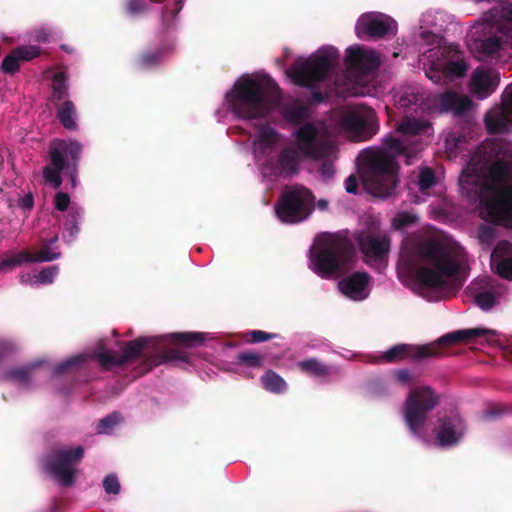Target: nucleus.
<instances>
[{
  "mask_svg": "<svg viewBox=\"0 0 512 512\" xmlns=\"http://www.w3.org/2000/svg\"><path fill=\"white\" fill-rule=\"evenodd\" d=\"M435 184V173L431 168L422 169L418 176V186L421 191L431 188Z\"/></svg>",
  "mask_w": 512,
  "mask_h": 512,
  "instance_id": "obj_44",
  "label": "nucleus"
},
{
  "mask_svg": "<svg viewBox=\"0 0 512 512\" xmlns=\"http://www.w3.org/2000/svg\"><path fill=\"white\" fill-rule=\"evenodd\" d=\"M120 421V415L118 413H113L101 419L96 427V430L100 434H109L120 423Z\"/></svg>",
  "mask_w": 512,
  "mask_h": 512,
  "instance_id": "obj_39",
  "label": "nucleus"
},
{
  "mask_svg": "<svg viewBox=\"0 0 512 512\" xmlns=\"http://www.w3.org/2000/svg\"><path fill=\"white\" fill-rule=\"evenodd\" d=\"M85 359V354H78L71 356L64 361H62L60 364H58L55 368L53 373L55 375H59L62 373H65L67 371H70L74 367H76L79 363L83 362Z\"/></svg>",
  "mask_w": 512,
  "mask_h": 512,
  "instance_id": "obj_40",
  "label": "nucleus"
},
{
  "mask_svg": "<svg viewBox=\"0 0 512 512\" xmlns=\"http://www.w3.org/2000/svg\"><path fill=\"white\" fill-rule=\"evenodd\" d=\"M312 100L317 103H321L325 100V96L321 91L312 92Z\"/></svg>",
  "mask_w": 512,
  "mask_h": 512,
  "instance_id": "obj_63",
  "label": "nucleus"
},
{
  "mask_svg": "<svg viewBox=\"0 0 512 512\" xmlns=\"http://www.w3.org/2000/svg\"><path fill=\"white\" fill-rule=\"evenodd\" d=\"M297 149L307 159L319 160L326 156L324 143L319 139L317 127L307 122L301 125L294 134Z\"/></svg>",
  "mask_w": 512,
  "mask_h": 512,
  "instance_id": "obj_13",
  "label": "nucleus"
},
{
  "mask_svg": "<svg viewBox=\"0 0 512 512\" xmlns=\"http://www.w3.org/2000/svg\"><path fill=\"white\" fill-rule=\"evenodd\" d=\"M162 58V54L161 53H147V54H144L142 57H141V65L143 67H147V68H150L154 65H156L157 63H159V61L161 60Z\"/></svg>",
  "mask_w": 512,
  "mask_h": 512,
  "instance_id": "obj_53",
  "label": "nucleus"
},
{
  "mask_svg": "<svg viewBox=\"0 0 512 512\" xmlns=\"http://www.w3.org/2000/svg\"><path fill=\"white\" fill-rule=\"evenodd\" d=\"M39 53V48L34 45L18 47L3 59L1 70L4 73L12 74L18 70L22 62L32 60Z\"/></svg>",
  "mask_w": 512,
  "mask_h": 512,
  "instance_id": "obj_23",
  "label": "nucleus"
},
{
  "mask_svg": "<svg viewBox=\"0 0 512 512\" xmlns=\"http://www.w3.org/2000/svg\"><path fill=\"white\" fill-rule=\"evenodd\" d=\"M346 63L350 69L366 75L379 68L380 59L375 51L356 46L347 49Z\"/></svg>",
  "mask_w": 512,
  "mask_h": 512,
  "instance_id": "obj_16",
  "label": "nucleus"
},
{
  "mask_svg": "<svg viewBox=\"0 0 512 512\" xmlns=\"http://www.w3.org/2000/svg\"><path fill=\"white\" fill-rule=\"evenodd\" d=\"M65 231L68 233V236L73 238L79 231V228L76 222L73 220L65 224Z\"/></svg>",
  "mask_w": 512,
  "mask_h": 512,
  "instance_id": "obj_59",
  "label": "nucleus"
},
{
  "mask_svg": "<svg viewBox=\"0 0 512 512\" xmlns=\"http://www.w3.org/2000/svg\"><path fill=\"white\" fill-rule=\"evenodd\" d=\"M35 38L37 41L46 42L49 40V34L46 33L44 30H39L37 31Z\"/></svg>",
  "mask_w": 512,
  "mask_h": 512,
  "instance_id": "obj_62",
  "label": "nucleus"
},
{
  "mask_svg": "<svg viewBox=\"0 0 512 512\" xmlns=\"http://www.w3.org/2000/svg\"><path fill=\"white\" fill-rule=\"evenodd\" d=\"M320 173L325 179H330L335 174V168L332 162L324 161L320 166Z\"/></svg>",
  "mask_w": 512,
  "mask_h": 512,
  "instance_id": "obj_55",
  "label": "nucleus"
},
{
  "mask_svg": "<svg viewBox=\"0 0 512 512\" xmlns=\"http://www.w3.org/2000/svg\"><path fill=\"white\" fill-rule=\"evenodd\" d=\"M58 272V266H51L43 269L36 275H22L20 277V281L21 283L29 285H47L54 281V279L58 275Z\"/></svg>",
  "mask_w": 512,
  "mask_h": 512,
  "instance_id": "obj_31",
  "label": "nucleus"
},
{
  "mask_svg": "<svg viewBox=\"0 0 512 512\" xmlns=\"http://www.w3.org/2000/svg\"><path fill=\"white\" fill-rule=\"evenodd\" d=\"M440 403V396L430 386H421L412 389L402 407V415L409 432L423 438L429 413Z\"/></svg>",
  "mask_w": 512,
  "mask_h": 512,
  "instance_id": "obj_9",
  "label": "nucleus"
},
{
  "mask_svg": "<svg viewBox=\"0 0 512 512\" xmlns=\"http://www.w3.org/2000/svg\"><path fill=\"white\" fill-rule=\"evenodd\" d=\"M224 107L243 125L236 128L239 134L247 135V140H239V150L256 159V76L244 74L240 76L233 86L225 93Z\"/></svg>",
  "mask_w": 512,
  "mask_h": 512,
  "instance_id": "obj_4",
  "label": "nucleus"
},
{
  "mask_svg": "<svg viewBox=\"0 0 512 512\" xmlns=\"http://www.w3.org/2000/svg\"><path fill=\"white\" fill-rule=\"evenodd\" d=\"M395 97L397 106L403 109L405 115L417 114L424 110L425 96L416 88H408Z\"/></svg>",
  "mask_w": 512,
  "mask_h": 512,
  "instance_id": "obj_24",
  "label": "nucleus"
},
{
  "mask_svg": "<svg viewBox=\"0 0 512 512\" xmlns=\"http://www.w3.org/2000/svg\"><path fill=\"white\" fill-rule=\"evenodd\" d=\"M10 349L11 346L8 342L0 341V356L5 355Z\"/></svg>",
  "mask_w": 512,
  "mask_h": 512,
  "instance_id": "obj_64",
  "label": "nucleus"
},
{
  "mask_svg": "<svg viewBox=\"0 0 512 512\" xmlns=\"http://www.w3.org/2000/svg\"><path fill=\"white\" fill-rule=\"evenodd\" d=\"M497 83L498 81L493 79L492 76L484 70H476L472 78L474 91L480 98L491 95Z\"/></svg>",
  "mask_w": 512,
  "mask_h": 512,
  "instance_id": "obj_26",
  "label": "nucleus"
},
{
  "mask_svg": "<svg viewBox=\"0 0 512 512\" xmlns=\"http://www.w3.org/2000/svg\"><path fill=\"white\" fill-rule=\"evenodd\" d=\"M314 209V196L306 188L294 186L285 190L275 206L278 218L285 223H299Z\"/></svg>",
  "mask_w": 512,
  "mask_h": 512,
  "instance_id": "obj_10",
  "label": "nucleus"
},
{
  "mask_svg": "<svg viewBox=\"0 0 512 512\" xmlns=\"http://www.w3.org/2000/svg\"><path fill=\"white\" fill-rule=\"evenodd\" d=\"M442 65L447 82L465 76L468 69L467 63L460 51H455L453 57Z\"/></svg>",
  "mask_w": 512,
  "mask_h": 512,
  "instance_id": "obj_28",
  "label": "nucleus"
},
{
  "mask_svg": "<svg viewBox=\"0 0 512 512\" xmlns=\"http://www.w3.org/2000/svg\"><path fill=\"white\" fill-rule=\"evenodd\" d=\"M495 237V231L491 226L483 225L478 230V238L481 243L489 244Z\"/></svg>",
  "mask_w": 512,
  "mask_h": 512,
  "instance_id": "obj_52",
  "label": "nucleus"
},
{
  "mask_svg": "<svg viewBox=\"0 0 512 512\" xmlns=\"http://www.w3.org/2000/svg\"><path fill=\"white\" fill-rule=\"evenodd\" d=\"M256 369V355L241 354L238 356L237 362L235 363L234 372L244 374L246 376H253V372Z\"/></svg>",
  "mask_w": 512,
  "mask_h": 512,
  "instance_id": "obj_35",
  "label": "nucleus"
},
{
  "mask_svg": "<svg viewBox=\"0 0 512 512\" xmlns=\"http://www.w3.org/2000/svg\"><path fill=\"white\" fill-rule=\"evenodd\" d=\"M70 203V198L67 194L59 192L57 193L55 197V207L60 210L64 211L68 208Z\"/></svg>",
  "mask_w": 512,
  "mask_h": 512,
  "instance_id": "obj_54",
  "label": "nucleus"
},
{
  "mask_svg": "<svg viewBox=\"0 0 512 512\" xmlns=\"http://www.w3.org/2000/svg\"><path fill=\"white\" fill-rule=\"evenodd\" d=\"M417 255L429 265L415 272L421 285L441 289L449 295H455L461 289L464 283L460 275L461 263L445 244L428 239L418 246Z\"/></svg>",
  "mask_w": 512,
  "mask_h": 512,
  "instance_id": "obj_3",
  "label": "nucleus"
},
{
  "mask_svg": "<svg viewBox=\"0 0 512 512\" xmlns=\"http://www.w3.org/2000/svg\"><path fill=\"white\" fill-rule=\"evenodd\" d=\"M429 128V122L412 115H405L404 119L398 125V132L404 135H419L425 133Z\"/></svg>",
  "mask_w": 512,
  "mask_h": 512,
  "instance_id": "obj_30",
  "label": "nucleus"
},
{
  "mask_svg": "<svg viewBox=\"0 0 512 512\" xmlns=\"http://www.w3.org/2000/svg\"><path fill=\"white\" fill-rule=\"evenodd\" d=\"M512 166L496 160L488 167L487 177L479 164L469 163L462 171L459 183L466 193L483 191L488 194L485 208L498 224H512Z\"/></svg>",
  "mask_w": 512,
  "mask_h": 512,
  "instance_id": "obj_2",
  "label": "nucleus"
},
{
  "mask_svg": "<svg viewBox=\"0 0 512 512\" xmlns=\"http://www.w3.org/2000/svg\"><path fill=\"white\" fill-rule=\"evenodd\" d=\"M81 150V145L76 141L55 140L50 148V163L43 171L45 182L53 188H58L62 183L60 173L65 166V158L69 156L76 161Z\"/></svg>",
  "mask_w": 512,
  "mask_h": 512,
  "instance_id": "obj_12",
  "label": "nucleus"
},
{
  "mask_svg": "<svg viewBox=\"0 0 512 512\" xmlns=\"http://www.w3.org/2000/svg\"><path fill=\"white\" fill-rule=\"evenodd\" d=\"M358 242L361 251L374 259H384L390 250V239L386 235L363 234Z\"/></svg>",
  "mask_w": 512,
  "mask_h": 512,
  "instance_id": "obj_18",
  "label": "nucleus"
},
{
  "mask_svg": "<svg viewBox=\"0 0 512 512\" xmlns=\"http://www.w3.org/2000/svg\"><path fill=\"white\" fill-rule=\"evenodd\" d=\"M356 258L353 242L340 235H328L320 239L310 250L311 269L323 279H336L345 275Z\"/></svg>",
  "mask_w": 512,
  "mask_h": 512,
  "instance_id": "obj_5",
  "label": "nucleus"
},
{
  "mask_svg": "<svg viewBox=\"0 0 512 512\" xmlns=\"http://www.w3.org/2000/svg\"><path fill=\"white\" fill-rule=\"evenodd\" d=\"M302 157L298 149L290 147L284 148L278 157V165L282 173L289 175L296 174Z\"/></svg>",
  "mask_w": 512,
  "mask_h": 512,
  "instance_id": "obj_27",
  "label": "nucleus"
},
{
  "mask_svg": "<svg viewBox=\"0 0 512 512\" xmlns=\"http://www.w3.org/2000/svg\"><path fill=\"white\" fill-rule=\"evenodd\" d=\"M103 487L108 494H118L120 491V483L116 475L110 474L103 480Z\"/></svg>",
  "mask_w": 512,
  "mask_h": 512,
  "instance_id": "obj_50",
  "label": "nucleus"
},
{
  "mask_svg": "<svg viewBox=\"0 0 512 512\" xmlns=\"http://www.w3.org/2000/svg\"><path fill=\"white\" fill-rule=\"evenodd\" d=\"M370 276L367 272H355L339 281L340 290L353 300H363L367 297V286Z\"/></svg>",
  "mask_w": 512,
  "mask_h": 512,
  "instance_id": "obj_19",
  "label": "nucleus"
},
{
  "mask_svg": "<svg viewBox=\"0 0 512 512\" xmlns=\"http://www.w3.org/2000/svg\"><path fill=\"white\" fill-rule=\"evenodd\" d=\"M297 366L303 373L316 378H326L331 373V368L316 358L299 361Z\"/></svg>",
  "mask_w": 512,
  "mask_h": 512,
  "instance_id": "obj_29",
  "label": "nucleus"
},
{
  "mask_svg": "<svg viewBox=\"0 0 512 512\" xmlns=\"http://www.w3.org/2000/svg\"><path fill=\"white\" fill-rule=\"evenodd\" d=\"M383 144L385 148L388 150L387 152L393 155L394 157L396 155H402L406 151V147L404 146V144L394 136H387L383 140Z\"/></svg>",
  "mask_w": 512,
  "mask_h": 512,
  "instance_id": "obj_42",
  "label": "nucleus"
},
{
  "mask_svg": "<svg viewBox=\"0 0 512 512\" xmlns=\"http://www.w3.org/2000/svg\"><path fill=\"white\" fill-rule=\"evenodd\" d=\"M394 22L389 17H367L362 18L356 27L359 37L367 35L371 38H381L389 34Z\"/></svg>",
  "mask_w": 512,
  "mask_h": 512,
  "instance_id": "obj_21",
  "label": "nucleus"
},
{
  "mask_svg": "<svg viewBox=\"0 0 512 512\" xmlns=\"http://www.w3.org/2000/svg\"><path fill=\"white\" fill-rule=\"evenodd\" d=\"M342 127L362 139L371 138L377 131L375 113L372 109L346 113L341 120Z\"/></svg>",
  "mask_w": 512,
  "mask_h": 512,
  "instance_id": "obj_14",
  "label": "nucleus"
},
{
  "mask_svg": "<svg viewBox=\"0 0 512 512\" xmlns=\"http://www.w3.org/2000/svg\"><path fill=\"white\" fill-rule=\"evenodd\" d=\"M484 122L486 129L490 134L500 133L505 128L503 119L495 115H487Z\"/></svg>",
  "mask_w": 512,
  "mask_h": 512,
  "instance_id": "obj_45",
  "label": "nucleus"
},
{
  "mask_svg": "<svg viewBox=\"0 0 512 512\" xmlns=\"http://www.w3.org/2000/svg\"><path fill=\"white\" fill-rule=\"evenodd\" d=\"M19 206L22 207L23 209H31L32 206H33V197H32V195L31 194L24 195L19 200Z\"/></svg>",
  "mask_w": 512,
  "mask_h": 512,
  "instance_id": "obj_57",
  "label": "nucleus"
},
{
  "mask_svg": "<svg viewBox=\"0 0 512 512\" xmlns=\"http://www.w3.org/2000/svg\"><path fill=\"white\" fill-rule=\"evenodd\" d=\"M465 432L464 419L459 414H451L439 420L436 440L442 447H451L461 441Z\"/></svg>",
  "mask_w": 512,
  "mask_h": 512,
  "instance_id": "obj_15",
  "label": "nucleus"
},
{
  "mask_svg": "<svg viewBox=\"0 0 512 512\" xmlns=\"http://www.w3.org/2000/svg\"><path fill=\"white\" fill-rule=\"evenodd\" d=\"M502 17L505 21L512 23V3L503 7Z\"/></svg>",
  "mask_w": 512,
  "mask_h": 512,
  "instance_id": "obj_61",
  "label": "nucleus"
},
{
  "mask_svg": "<svg viewBox=\"0 0 512 512\" xmlns=\"http://www.w3.org/2000/svg\"><path fill=\"white\" fill-rule=\"evenodd\" d=\"M506 414H512V406L504 404H494L490 406L485 413L486 417L489 419H493Z\"/></svg>",
  "mask_w": 512,
  "mask_h": 512,
  "instance_id": "obj_48",
  "label": "nucleus"
},
{
  "mask_svg": "<svg viewBox=\"0 0 512 512\" xmlns=\"http://www.w3.org/2000/svg\"><path fill=\"white\" fill-rule=\"evenodd\" d=\"M278 336L279 335L277 333H268V332L258 330V343L274 339Z\"/></svg>",
  "mask_w": 512,
  "mask_h": 512,
  "instance_id": "obj_60",
  "label": "nucleus"
},
{
  "mask_svg": "<svg viewBox=\"0 0 512 512\" xmlns=\"http://www.w3.org/2000/svg\"><path fill=\"white\" fill-rule=\"evenodd\" d=\"M209 334L203 332L173 333L160 337L139 338L129 342L123 348L122 354H116L110 350L99 348L95 353L100 364L104 367L121 365L136 357L146 358L147 369L165 362L187 363L188 356L178 349L167 346V340L184 348H194L208 340Z\"/></svg>",
  "mask_w": 512,
  "mask_h": 512,
  "instance_id": "obj_1",
  "label": "nucleus"
},
{
  "mask_svg": "<svg viewBox=\"0 0 512 512\" xmlns=\"http://www.w3.org/2000/svg\"><path fill=\"white\" fill-rule=\"evenodd\" d=\"M53 94L58 99H61L65 96L67 91V85H66V75L64 71H59L54 74L53 77Z\"/></svg>",
  "mask_w": 512,
  "mask_h": 512,
  "instance_id": "obj_41",
  "label": "nucleus"
},
{
  "mask_svg": "<svg viewBox=\"0 0 512 512\" xmlns=\"http://www.w3.org/2000/svg\"><path fill=\"white\" fill-rule=\"evenodd\" d=\"M283 115L288 122L298 125L306 118V108L302 105H294L284 109Z\"/></svg>",
  "mask_w": 512,
  "mask_h": 512,
  "instance_id": "obj_38",
  "label": "nucleus"
},
{
  "mask_svg": "<svg viewBox=\"0 0 512 512\" xmlns=\"http://www.w3.org/2000/svg\"><path fill=\"white\" fill-rule=\"evenodd\" d=\"M502 47V40L496 33L475 39V50L479 58L484 59L497 54Z\"/></svg>",
  "mask_w": 512,
  "mask_h": 512,
  "instance_id": "obj_25",
  "label": "nucleus"
},
{
  "mask_svg": "<svg viewBox=\"0 0 512 512\" xmlns=\"http://www.w3.org/2000/svg\"><path fill=\"white\" fill-rule=\"evenodd\" d=\"M345 189L350 194H357L358 180L354 174L349 175L345 180Z\"/></svg>",
  "mask_w": 512,
  "mask_h": 512,
  "instance_id": "obj_56",
  "label": "nucleus"
},
{
  "mask_svg": "<svg viewBox=\"0 0 512 512\" xmlns=\"http://www.w3.org/2000/svg\"><path fill=\"white\" fill-rule=\"evenodd\" d=\"M395 380L401 385H410L414 382V378L408 369H398L394 372Z\"/></svg>",
  "mask_w": 512,
  "mask_h": 512,
  "instance_id": "obj_51",
  "label": "nucleus"
},
{
  "mask_svg": "<svg viewBox=\"0 0 512 512\" xmlns=\"http://www.w3.org/2000/svg\"><path fill=\"white\" fill-rule=\"evenodd\" d=\"M489 334L495 335V331L487 328H471L445 334L437 341L424 345L400 343L385 351L381 359L385 363H398L403 360L420 362L428 358H439L444 354V348L449 345Z\"/></svg>",
  "mask_w": 512,
  "mask_h": 512,
  "instance_id": "obj_6",
  "label": "nucleus"
},
{
  "mask_svg": "<svg viewBox=\"0 0 512 512\" xmlns=\"http://www.w3.org/2000/svg\"><path fill=\"white\" fill-rule=\"evenodd\" d=\"M417 217L408 212H400L393 218V226L396 229H403L414 222H416Z\"/></svg>",
  "mask_w": 512,
  "mask_h": 512,
  "instance_id": "obj_47",
  "label": "nucleus"
},
{
  "mask_svg": "<svg viewBox=\"0 0 512 512\" xmlns=\"http://www.w3.org/2000/svg\"><path fill=\"white\" fill-rule=\"evenodd\" d=\"M496 273L504 279L512 280V244L508 241L499 242L492 256Z\"/></svg>",
  "mask_w": 512,
  "mask_h": 512,
  "instance_id": "obj_22",
  "label": "nucleus"
},
{
  "mask_svg": "<svg viewBox=\"0 0 512 512\" xmlns=\"http://www.w3.org/2000/svg\"><path fill=\"white\" fill-rule=\"evenodd\" d=\"M32 255L27 251L10 252L0 257V271H10L23 263L32 262Z\"/></svg>",
  "mask_w": 512,
  "mask_h": 512,
  "instance_id": "obj_32",
  "label": "nucleus"
},
{
  "mask_svg": "<svg viewBox=\"0 0 512 512\" xmlns=\"http://www.w3.org/2000/svg\"><path fill=\"white\" fill-rule=\"evenodd\" d=\"M57 239V236H54L48 242H45L39 252L35 256H32V262H49L59 258L60 253L54 250Z\"/></svg>",
  "mask_w": 512,
  "mask_h": 512,
  "instance_id": "obj_36",
  "label": "nucleus"
},
{
  "mask_svg": "<svg viewBox=\"0 0 512 512\" xmlns=\"http://www.w3.org/2000/svg\"><path fill=\"white\" fill-rule=\"evenodd\" d=\"M364 163L367 190L377 197L390 196L399 182L400 166L396 158L386 150L367 151Z\"/></svg>",
  "mask_w": 512,
  "mask_h": 512,
  "instance_id": "obj_7",
  "label": "nucleus"
},
{
  "mask_svg": "<svg viewBox=\"0 0 512 512\" xmlns=\"http://www.w3.org/2000/svg\"><path fill=\"white\" fill-rule=\"evenodd\" d=\"M473 299L483 311L491 310L496 304V296L492 289H476Z\"/></svg>",
  "mask_w": 512,
  "mask_h": 512,
  "instance_id": "obj_34",
  "label": "nucleus"
},
{
  "mask_svg": "<svg viewBox=\"0 0 512 512\" xmlns=\"http://www.w3.org/2000/svg\"><path fill=\"white\" fill-rule=\"evenodd\" d=\"M37 365H38V363H35V364L31 365L30 367H21V368L14 369L10 372L9 376L14 381H16L20 384H24L28 380L31 369Z\"/></svg>",
  "mask_w": 512,
  "mask_h": 512,
  "instance_id": "obj_49",
  "label": "nucleus"
},
{
  "mask_svg": "<svg viewBox=\"0 0 512 512\" xmlns=\"http://www.w3.org/2000/svg\"><path fill=\"white\" fill-rule=\"evenodd\" d=\"M84 454L83 448H63L53 452L46 460V468L62 486H71L77 473L76 465Z\"/></svg>",
  "mask_w": 512,
  "mask_h": 512,
  "instance_id": "obj_11",
  "label": "nucleus"
},
{
  "mask_svg": "<svg viewBox=\"0 0 512 512\" xmlns=\"http://www.w3.org/2000/svg\"><path fill=\"white\" fill-rule=\"evenodd\" d=\"M339 51L334 47H323L309 58L297 59L287 71L293 82L306 88H312L315 83L324 81L331 70L338 64Z\"/></svg>",
  "mask_w": 512,
  "mask_h": 512,
  "instance_id": "obj_8",
  "label": "nucleus"
},
{
  "mask_svg": "<svg viewBox=\"0 0 512 512\" xmlns=\"http://www.w3.org/2000/svg\"><path fill=\"white\" fill-rule=\"evenodd\" d=\"M425 74L427 78H429L433 83H447V80H445L444 68L442 64L433 62L431 66L425 70Z\"/></svg>",
  "mask_w": 512,
  "mask_h": 512,
  "instance_id": "obj_43",
  "label": "nucleus"
},
{
  "mask_svg": "<svg viewBox=\"0 0 512 512\" xmlns=\"http://www.w3.org/2000/svg\"><path fill=\"white\" fill-rule=\"evenodd\" d=\"M277 141V133L270 127L258 125V144L272 145Z\"/></svg>",
  "mask_w": 512,
  "mask_h": 512,
  "instance_id": "obj_46",
  "label": "nucleus"
},
{
  "mask_svg": "<svg viewBox=\"0 0 512 512\" xmlns=\"http://www.w3.org/2000/svg\"><path fill=\"white\" fill-rule=\"evenodd\" d=\"M142 1L141 0H129L127 3V9L130 13H137L141 10Z\"/></svg>",
  "mask_w": 512,
  "mask_h": 512,
  "instance_id": "obj_58",
  "label": "nucleus"
},
{
  "mask_svg": "<svg viewBox=\"0 0 512 512\" xmlns=\"http://www.w3.org/2000/svg\"><path fill=\"white\" fill-rule=\"evenodd\" d=\"M438 106L442 113L452 112L455 116H463L471 109L472 100L449 90L438 96Z\"/></svg>",
  "mask_w": 512,
  "mask_h": 512,
  "instance_id": "obj_20",
  "label": "nucleus"
},
{
  "mask_svg": "<svg viewBox=\"0 0 512 512\" xmlns=\"http://www.w3.org/2000/svg\"><path fill=\"white\" fill-rule=\"evenodd\" d=\"M58 117L61 123L67 129H74L76 127L75 122V110L72 102L66 101L58 110Z\"/></svg>",
  "mask_w": 512,
  "mask_h": 512,
  "instance_id": "obj_37",
  "label": "nucleus"
},
{
  "mask_svg": "<svg viewBox=\"0 0 512 512\" xmlns=\"http://www.w3.org/2000/svg\"><path fill=\"white\" fill-rule=\"evenodd\" d=\"M258 118L264 108L277 107L282 96L278 85L266 74L258 71Z\"/></svg>",
  "mask_w": 512,
  "mask_h": 512,
  "instance_id": "obj_17",
  "label": "nucleus"
},
{
  "mask_svg": "<svg viewBox=\"0 0 512 512\" xmlns=\"http://www.w3.org/2000/svg\"><path fill=\"white\" fill-rule=\"evenodd\" d=\"M264 389L275 394H281L287 389L284 379L273 370H267L261 377Z\"/></svg>",
  "mask_w": 512,
  "mask_h": 512,
  "instance_id": "obj_33",
  "label": "nucleus"
}]
</instances>
